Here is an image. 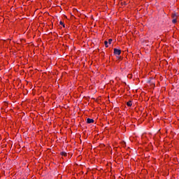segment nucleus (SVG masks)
Returning <instances> with one entry per match:
<instances>
[{"label": "nucleus", "instance_id": "f257e3e1", "mask_svg": "<svg viewBox=\"0 0 179 179\" xmlns=\"http://www.w3.org/2000/svg\"><path fill=\"white\" fill-rule=\"evenodd\" d=\"M114 54H115V55H121V50L115 48Z\"/></svg>", "mask_w": 179, "mask_h": 179}, {"label": "nucleus", "instance_id": "f03ea898", "mask_svg": "<svg viewBox=\"0 0 179 179\" xmlns=\"http://www.w3.org/2000/svg\"><path fill=\"white\" fill-rule=\"evenodd\" d=\"M93 122H94V120L91 119V118L87 119V124H93Z\"/></svg>", "mask_w": 179, "mask_h": 179}, {"label": "nucleus", "instance_id": "7ed1b4c3", "mask_svg": "<svg viewBox=\"0 0 179 179\" xmlns=\"http://www.w3.org/2000/svg\"><path fill=\"white\" fill-rule=\"evenodd\" d=\"M127 106L128 107H131L132 106V101H129L127 103Z\"/></svg>", "mask_w": 179, "mask_h": 179}, {"label": "nucleus", "instance_id": "20e7f679", "mask_svg": "<svg viewBox=\"0 0 179 179\" xmlns=\"http://www.w3.org/2000/svg\"><path fill=\"white\" fill-rule=\"evenodd\" d=\"M172 22L175 24L176 23H177V19L174 18L173 20H172Z\"/></svg>", "mask_w": 179, "mask_h": 179}, {"label": "nucleus", "instance_id": "39448f33", "mask_svg": "<svg viewBox=\"0 0 179 179\" xmlns=\"http://www.w3.org/2000/svg\"><path fill=\"white\" fill-rule=\"evenodd\" d=\"M62 156H66V152H61Z\"/></svg>", "mask_w": 179, "mask_h": 179}, {"label": "nucleus", "instance_id": "423d86ee", "mask_svg": "<svg viewBox=\"0 0 179 179\" xmlns=\"http://www.w3.org/2000/svg\"><path fill=\"white\" fill-rule=\"evenodd\" d=\"M105 45H106V48L108 47V42L107 41H105Z\"/></svg>", "mask_w": 179, "mask_h": 179}, {"label": "nucleus", "instance_id": "0eeeda50", "mask_svg": "<svg viewBox=\"0 0 179 179\" xmlns=\"http://www.w3.org/2000/svg\"><path fill=\"white\" fill-rule=\"evenodd\" d=\"M60 24L62 25V26H63L64 27H65V24H64V22H62V21H60Z\"/></svg>", "mask_w": 179, "mask_h": 179}, {"label": "nucleus", "instance_id": "6e6552de", "mask_svg": "<svg viewBox=\"0 0 179 179\" xmlns=\"http://www.w3.org/2000/svg\"><path fill=\"white\" fill-rule=\"evenodd\" d=\"M111 43H113V39L110 38L108 40V44H111Z\"/></svg>", "mask_w": 179, "mask_h": 179}]
</instances>
